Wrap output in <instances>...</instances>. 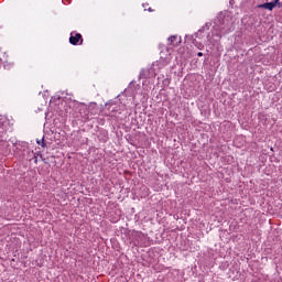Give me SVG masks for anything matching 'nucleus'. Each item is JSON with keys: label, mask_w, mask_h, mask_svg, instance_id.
<instances>
[{"label": "nucleus", "mask_w": 282, "mask_h": 282, "mask_svg": "<svg viewBox=\"0 0 282 282\" xmlns=\"http://www.w3.org/2000/svg\"><path fill=\"white\" fill-rule=\"evenodd\" d=\"M69 44L83 45V35H80V33H75V32L70 33Z\"/></svg>", "instance_id": "1"}, {"label": "nucleus", "mask_w": 282, "mask_h": 282, "mask_svg": "<svg viewBox=\"0 0 282 282\" xmlns=\"http://www.w3.org/2000/svg\"><path fill=\"white\" fill-rule=\"evenodd\" d=\"M149 76H151V69L149 68L141 69L139 78H149Z\"/></svg>", "instance_id": "2"}, {"label": "nucleus", "mask_w": 282, "mask_h": 282, "mask_svg": "<svg viewBox=\"0 0 282 282\" xmlns=\"http://www.w3.org/2000/svg\"><path fill=\"white\" fill-rule=\"evenodd\" d=\"M259 8L272 11L274 10V4L273 2H267V3L260 4Z\"/></svg>", "instance_id": "3"}, {"label": "nucleus", "mask_w": 282, "mask_h": 282, "mask_svg": "<svg viewBox=\"0 0 282 282\" xmlns=\"http://www.w3.org/2000/svg\"><path fill=\"white\" fill-rule=\"evenodd\" d=\"M169 45H175V41H177V35H171L169 39Z\"/></svg>", "instance_id": "4"}, {"label": "nucleus", "mask_w": 282, "mask_h": 282, "mask_svg": "<svg viewBox=\"0 0 282 282\" xmlns=\"http://www.w3.org/2000/svg\"><path fill=\"white\" fill-rule=\"evenodd\" d=\"M37 144L45 148V138H42V140H36Z\"/></svg>", "instance_id": "5"}, {"label": "nucleus", "mask_w": 282, "mask_h": 282, "mask_svg": "<svg viewBox=\"0 0 282 282\" xmlns=\"http://www.w3.org/2000/svg\"><path fill=\"white\" fill-rule=\"evenodd\" d=\"M195 46L197 47V50H204V44L199 42H195Z\"/></svg>", "instance_id": "6"}, {"label": "nucleus", "mask_w": 282, "mask_h": 282, "mask_svg": "<svg viewBox=\"0 0 282 282\" xmlns=\"http://www.w3.org/2000/svg\"><path fill=\"white\" fill-rule=\"evenodd\" d=\"M272 3L274 4V8H276V6H279V8H281V1L274 0V1H272Z\"/></svg>", "instance_id": "7"}, {"label": "nucleus", "mask_w": 282, "mask_h": 282, "mask_svg": "<svg viewBox=\"0 0 282 282\" xmlns=\"http://www.w3.org/2000/svg\"><path fill=\"white\" fill-rule=\"evenodd\" d=\"M63 1V3H70L72 2V0H62Z\"/></svg>", "instance_id": "8"}, {"label": "nucleus", "mask_w": 282, "mask_h": 282, "mask_svg": "<svg viewBox=\"0 0 282 282\" xmlns=\"http://www.w3.org/2000/svg\"><path fill=\"white\" fill-rule=\"evenodd\" d=\"M197 56H204V53L198 52V53H197Z\"/></svg>", "instance_id": "9"}, {"label": "nucleus", "mask_w": 282, "mask_h": 282, "mask_svg": "<svg viewBox=\"0 0 282 282\" xmlns=\"http://www.w3.org/2000/svg\"><path fill=\"white\" fill-rule=\"evenodd\" d=\"M149 12H152L151 8H149Z\"/></svg>", "instance_id": "10"}]
</instances>
